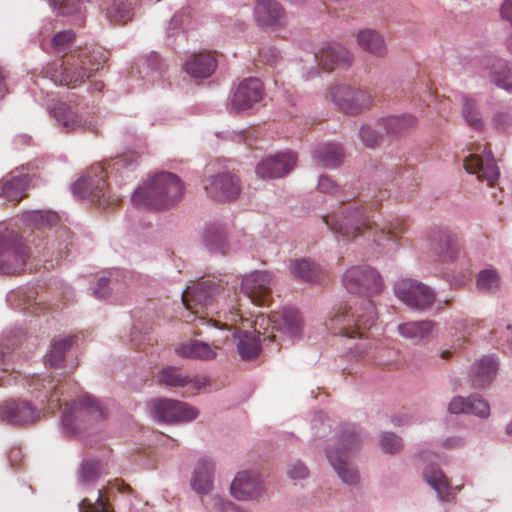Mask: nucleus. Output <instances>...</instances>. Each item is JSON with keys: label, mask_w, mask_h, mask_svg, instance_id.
I'll list each match as a JSON object with an SVG mask.
<instances>
[{"label": "nucleus", "mask_w": 512, "mask_h": 512, "mask_svg": "<svg viewBox=\"0 0 512 512\" xmlns=\"http://www.w3.org/2000/svg\"><path fill=\"white\" fill-rule=\"evenodd\" d=\"M355 38L360 48L376 57H383L387 53L382 36L375 30L363 29Z\"/></svg>", "instance_id": "2f4dec72"}, {"label": "nucleus", "mask_w": 512, "mask_h": 512, "mask_svg": "<svg viewBox=\"0 0 512 512\" xmlns=\"http://www.w3.org/2000/svg\"><path fill=\"white\" fill-rule=\"evenodd\" d=\"M5 91V86H4V74H3V71L0 69V95H2V93Z\"/></svg>", "instance_id": "e2e57ef3"}, {"label": "nucleus", "mask_w": 512, "mask_h": 512, "mask_svg": "<svg viewBox=\"0 0 512 512\" xmlns=\"http://www.w3.org/2000/svg\"><path fill=\"white\" fill-rule=\"evenodd\" d=\"M102 465L99 461L88 460L85 461L81 468L79 479L83 485H90L96 481L102 473Z\"/></svg>", "instance_id": "de8ad7c7"}, {"label": "nucleus", "mask_w": 512, "mask_h": 512, "mask_svg": "<svg viewBox=\"0 0 512 512\" xmlns=\"http://www.w3.org/2000/svg\"><path fill=\"white\" fill-rule=\"evenodd\" d=\"M360 438L353 429L341 434L336 444L326 450V456L343 482L353 485L359 479L356 469L350 465L349 458L359 448Z\"/></svg>", "instance_id": "0eeeda50"}, {"label": "nucleus", "mask_w": 512, "mask_h": 512, "mask_svg": "<svg viewBox=\"0 0 512 512\" xmlns=\"http://www.w3.org/2000/svg\"><path fill=\"white\" fill-rule=\"evenodd\" d=\"M360 138L362 139L365 146L369 148L376 147L381 140V136L379 135V133L370 126L361 127Z\"/></svg>", "instance_id": "8fccbe9b"}, {"label": "nucleus", "mask_w": 512, "mask_h": 512, "mask_svg": "<svg viewBox=\"0 0 512 512\" xmlns=\"http://www.w3.org/2000/svg\"><path fill=\"white\" fill-rule=\"evenodd\" d=\"M330 98L341 112L361 113L373 104V95L366 88L351 86H333Z\"/></svg>", "instance_id": "1a4fd4ad"}, {"label": "nucleus", "mask_w": 512, "mask_h": 512, "mask_svg": "<svg viewBox=\"0 0 512 512\" xmlns=\"http://www.w3.org/2000/svg\"><path fill=\"white\" fill-rule=\"evenodd\" d=\"M318 164L324 167H337L342 163V148L333 143H327L319 146L316 151Z\"/></svg>", "instance_id": "ea45409f"}, {"label": "nucleus", "mask_w": 512, "mask_h": 512, "mask_svg": "<svg viewBox=\"0 0 512 512\" xmlns=\"http://www.w3.org/2000/svg\"><path fill=\"white\" fill-rule=\"evenodd\" d=\"M182 303L191 313H205L199 316L202 324L215 328L212 347L216 350L224 346L234 332H239L237 323H249V320L239 312L236 294L225 296L219 285L211 280H204L188 286L182 293Z\"/></svg>", "instance_id": "f257e3e1"}, {"label": "nucleus", "mask_w": 512, "mask_h": 512, "mask_svg": "<svg viewBox=\"0 0 512 512\" xmlns=\"http://www.w3.org/2000/svg\"><path fill=\"white\" fill-rule=\"evenodd\" d=\"M54 114L57 121L66 128V131H73L84 125L79 119L77 112L67 103H59L54 108Z\"/></svg>", "instance_id": "79ce46f5"}, {"label": "nucleus", "mask_w": 512, "mask_h": 512, "mask_svg": "<svg viewBox=\"0 0 512 512\" xmlns=\"http://www.w3.org/2000/svg\"><path fill=\"white\" fill-rule=\"evenodd\" d=\"M506 432L508 435L512 436V420L510 421V423L507 425L506 427Z\"/></svg>", "instance_id": "338daca9"}, {"label": "nucleus", "mask_w": 512, "mask_h": 512, "mask_svg": "<svg viewBox=\"0 0 512 512\" xmlns=\"http://www.w3.org/2000/svg\"><path fill=\"white\" fill-rule=\"evenodd\" d=\"M507 47L512 52V35L507 39Z\"/></svg>", "instance_id": "774afa93"}, {"label": "nucleus", "mask_w": 512, "mask_h": 512, "mask_svg": "<svg viewBox=\"0 0 512 512\" xmlns=\"http://www.w3.org/2000/svg\"><path fill=\"white\" fill-rule=\"evenodd\" d=\"M263 98V86L259 79L248 78L239 83L230 100V108L235 112L250 109Z\"/></svg>", "instance_id": "6ab92c4d"}, {"label": "nucleus", "mask_w": 512, "mask_h": 512, "mask_svg": "<svg viewBox=\"0 0 512 512\" xmlns=\"http://www.w3.org/2000/svg\"><path fill=\"white\" fill-rule=\"evenodd\" d=\"M60 233H62V235H63L66 239H69V238L71 237V234H70V231H69V230L62 229V230H60Z\"/></svg>", "instance_id": "0e129e2a"}, {"label": "nucleus", "mask_w": 512, "mask_h": 512, "mask_svg": "<svg viewBox=\"0 0 512 512\" xmlns=\"http://www.w3.org/2000/svg\"><path fill=\"white\" fill-rule=\"evenodd\" d=\"M500 11L502 18L512 26V0H505Z\"/></svg>", "instance_id": "4d7b16f0"}, {"label": "nucleus", "mask_w": 512, "mask_h": 512, "mask_svg": "<svg viewBox=\"0 0 512 512\" xmlns=\"http://www.w3.org/2000/svg\"><path fill=\"white\" fill-rule=\"evenodd\" d=\"M288 473L293 479H304L308 475V470L303 463L296 462L291 466Z\"/></svg>", "instance_id": "5fc2aeb1"}, {"label": "nucleus", "mask_w": 512, "mask_h": 512, "mask_svg": "<svg viewBox=\"0 0 512 512\" xmlns=\"http://www.w3.org/2000/svg\"><path fill=\"white\" fill-rule=\"evenodd\" d=\"M484 68L489 71L491 81L498 87L512 91V65L505 60L488 59Z\"/></svg>", "instance_id": "c756f323"}, {"label": "nucleus", "mask_w": 512, "mask_h": 512, "mask_svg": "<svg viewBox=\"0 0 512 512\" xmlns=\"http://www.w3.org/2000/svg\"><path fill=\"white\" fill-rule=\"evenodd\" d=\"M271 329L289 337L299 336L303 330V320L294 308H282L269 315Z\"/></svg>", "instance_id": "aec40b11"}, {"label": "nucleus", "mask_w": 512, "mask_h": 512, "mask_svg": "<svg viewBox=\"0 0 512 512\" xmlns=\"http://www.w3.org/2000/svg\"><path fill=\"white\" fill-rule=\"evenodd\" d=\"M497 371L496 361L486 356L479 362L475 363L472 373V382L474 387H487L491 384Z\"/></svg>", "instance_id": "f704fd0d"}, {"label": "nucleus", "mask_w": 512, "mask_h": 512, "mask_svg": "<svg viewBox=\"0 0 512 512\" xmlns=\"http://www.w3.org/2000/svg\"><path fill=\"white\" fill-rule=\"evenodd\" d=\"M158 381L169 387H192L199 390L208 383L206 377L183 374L179 368L167 367L158 374Z\"/></svg>", "instance_id": "a878e982"}, {"label": "nucleus", "mask_w": 512, "mask_h": 512, "mask_svg": "<svg viewBox=\"0 0 512 512\" xmlns=\"http://www.w3.org/2000/svg\"><path fill=\"white\" fill-rule=\"evenodd\" d=\"M230 493L239 501H250L263 493L261 482L249 472L239 473L230 484Z\"/></svg>", "instance_id": "4be33fe9"}, {"label": "nucleus", "mask_w": 512, "mask_h": 512, "mask_svg": "<svg viewBox=\"0 0 512 512\" xmlns=\"http://www.w3.org/2000/svg\"><path fill=\"white\" fill-rule=\"evenodd\" d=\"M115 165H122V166H126V159L125 157H121L120 159H118V161H116Z\"/></svg>", "instance_id": "69168bd1"}, {"label": "nucleus", "mask_w": 512, "mask_h": 512, "mask_svg": "<svg viewBox=\"0 0 512 512\" xmlns=\"http://www.w3.org/2000/svg\"><path fill=\"white\" fill-rule=\"evenodd\" d=\"M324 221L332 232L346 240L355 239L365 232L372 233L377 245L386 241L398 243L409 229L407 218L402 216L394 217L380 228L368 215L367 209L355 203L342 206L338 214L326 216Z\"/></svg>", "instance_id": "f03ea898"}, {"label": "nucleus", "mask_w": 512, "mask_h": 512, "mask_svg": "<svg viewBox=\"0 0 512 512\" xmlns=\"http://www.w3.org/2000/svg\"><path fill=\"white\" fill-rule=\"evenodd\" d=\"M216 68V60L209 52L192 55L184 63L185 72L193 78H208Z\"/></svg>", "instance_id": "c85d7f7f"}, {"label": "nucleus", "mask_w": 512, "mask_h": 512, "mask_svg": "<svg viewBox=\"0 0 512 512\" xmlns=\"http://www.w3.org/2000/svg\"><path fill=\"white\" fill-rule=\"evenodd\" d=\"M39 414L26 400H7L0 403V421L14 426L31 424Z\"/></svg>", "instance_id": "2eb2a0df"}, {"label": "nucleus", "mask_w": 512, "mask_h": 512, "mask_svg": "<svg viewBox=\"0 0 512 512\" xmlns=\"http://www.w3.org/2000/svg\"><path fill=\"white\" fill-rule=\"evenodd\" d=\"M183 194L180 178L169 172H160L135 190L132 205L141 208L167 209L179 202Z\"/></svg>", "instance_id": "20e7f679"}, {"label": "nucleus", "mask_w": 512, "mask_h": 512, "mask_svg": "<svg viewBox=\"0 0 512 512\" xmlns=\"http://www.w3.org/2000/svg\"><path fill=\"white\" fill-rule=\"evenodd\" d=\"M342 283L349 293L364 296L377 295L383 288L379 273L368 266L350 268L342 277Z\"/></svg>", "instance_id": "6e6552de"}, {"label": "nucleus", "mask_w": 512, "mask_h": 512, "mask_svg": "<svg viewBox=\"0 0 512 512\" xmlns=\"http://www.w3.org/2000/svg\"><path fill=\"white\" fill-rule=\"evenodd\" d=\"M417 119L410 114L401 116H389L382 118L378 126L390 135L398 136L407 132L412 127H416Z\"/></svg>", "instance_id": "c9c22d12"}, {"label": "nucleus", "mask_w": 512, "mask_h": 512, "mask_svg": "<svg viewBox=\"0 0 512 512\" xmlns=\"http://www.w3.org/2000/svg\"><path fill=\"white\" fill-rule=\"evenodd\" d=\"M351 308H338V311L328 320L326 326L335 335H344L350 338L367 336V332L376 322V308L372 301L365 300L364 312L354 314Z\"/></svg>", "instance_id": "423d86ee"}, {"label": "nucleus", "mask_w": 512, "mask_h": 512, "mask_svg": "<svg viewBox=\"0 0 512 512\" xmlns=\"http://www.w3.org/2000/svg\"><path fill=\"white\" fill-rule=\"evenodd\" d=\"M106 177L105 167L101 164H94L82 178L74 183L73 191L100 208L117 206L120 204L121 198L107 191Z\"/></svg>", "instance_id": "39448f33"}, {"label": "nucleus", "mask_w": 512, "mask_h": 512, "mask_svg": "<svg viewBox=\"0 0 512 512\" xmlns=\"http://www.w3.org/2000/svg\"><path fill=\"white\" fill-rule=\"evenodd\" d=\"M462 445V440L460 438H447L444 441V446L447 448H458Z\"/></svg>", "instance_id": "052dcab7"}, {"label": "nucleus", "mask_w": 512, "mask_h": 512, "mask_svg": "<svg viewBox=\"0 0 512 512\" xmlns=\"http://www.w3.org/2000/svg\"><path fill=\"white\" fill-rule=\"evenodd\" d=\"M469 398L454 397L448 406L449 413H466L467 415H476L481 418H486L490 415V406L487 401L477 402L480 406L479 411L467 409Z\"/></svg>", "instance_id": "37998d69"}, {"label": "nucleus", "mask_w": 512, "mask_h": 512, "mask_svg": "<svg viewBox=\"0 0 512 512\" xmlns=\"http://www.w3.org/2000/svg\"><path fill=\"white\" fill-rule=\"evenodd\" d=\"M478 289L481 291L492 292L499 288V274L493 268L481 270L477 279Z\"/></svg>", "instance_id": "09e8293b"}, {"label": "nucleus", "mask_w": 512, "mask_h": 512, "mask_svg": "<svg viewBox=\"0 0 512 512\" xmlns=\"http://www.w3.org/2000/svg\"><path fill=\"white\" fill-rule=\"evenodd\" d=\"M30 178L27 174L10 175L0 181V196L13 204L25 197Z\"/></svg>", "instance_id": "cd10ccee"}, {"label": "nucleus", "mask_w": 512, "mask_h": 512, "mask_svg": "<svg viewBox=\"0 0 512 512\" xmlns=\"http://www.w3.org/2000/svg\"><path fill=\"white\" fill-rule=\"evenodd\" d=\"M482 156L477 153L468 155L464 160V169L470 174H476L479 180H485L489 186H493L499 179V168L492 157L489 145H484Z\"/></svg>", "instance_id": "ddd939ff"}, {"label": "nucleus", "mask_w": 512, "mask_h": 512, "mask_svg": "<svg viewBox=\"0 0 512 512\" xmlns=\"http://www.w3.org/2000/svg\"><path fill=\"white\" fill-rule=\"evenodd\" d=\"M77 10H78V7L75 5H73L72 7H69L68 0H64V1L60 2V6H59L60 14L68 15Z\"/></svg>", "instance_id": "bf43d9fd"}, {"label": "nucleus", "mask_w": 512, "mask_h": 512, "mask_svg": "<svg viewBox=\"0 0 512 512\" xmlns=\"http://www.w3.org/2000/svg\"><path fill=\"white\" fill-rule=\"evenodd\" d=\"M213 472L214 466L210 460L206 458L198 460L191 479V484L195 492L199 494L210 493L213 485Z\"/></svg>", "instance_id": "7c9ffc66"}, {"label": "nucleus", "mask_w": 512, "mask_h": 512, "mask_svg": "<svg viewBox=\"0 0 512 512\" xmlns=\"http://www.w3.org/2000/svg\"><path fill=\"white\" fill-rule=\"evenodd\" d=\"M177 352L181 357L209 361L216 357V350L208 343L191 340L180 345Z\"/></svg>", "instance_id": "72a5a7b5"}, {"label": "nucleus", "mask_w": 512, "mask_h": 512, "mask_svg": "<svg viewBox=\"0 0 512 512\" xmlns=\"http://www.w3.org/2000/svg\"><path fill=\"white\" fill-rule=\"evenodd\" d=\"M430 242L442 261L455 259L460 251L457 235L448 230H433L430 234Z\"/></svg>", "instance_id": "5701e85b"}, {"label": "nucleus", "mask_w": 512, "mask_h": 512, "mask_svg": "<svg viewBox=\"0 0 512 512\" xmlns=\"http://www.w3.org/2000/svg\"><path fill=\"white\" fill-rule=\"evenodd\" d=\"M424 479L436 491L440 500H445L450 489L448 478L436 466H428L423 472Z\"/></svg>", "instance_id": "4c0bfd02"}, {"label": "nucleus", "mask_w": 512, "mask_h": 512, "mask_svg": "<svg viewBox=\"0 0 512 512\" xmlns=\"http://www.w3.org/2000/svg\"><path fill=\"white\" fill-rule=\"evenodd\" d=\"M401 446V440L392 433H386L381 438V447L387 453H395Z\"/></svg>", "instance_id": "603ef678"}, {"label": "nucleus", "mask_w": 512, "mask_h": 512, "mask_svg": "<svg viewBox=\"0 0 512 512\" xmlns=\"http://www.w3.org/2000/svg\"><path fill=\"white\" fill-rule=\"evenodd\" d=\"M204 188L216 202L235 200L240 192L238 178L229 173H220L206 179Z\"/></svg>", "instance_id": "f3484780"}, {"label": "nucleus", "mask_w": 512, "mask_h": 512, "mask_svg": "<svg viewBox=\"0 0 512 512\" xmlns=\"http://www.w3.org/2000/svg\"><path fill=\"white\" fill-rule=\"evenodd\" d=\"M296 160L293 152H282L258 163L255 172L261 179L281 178L293 169Z\"/></svg>", "instance_id": "a211bd4d"}, {"label": "nucleus", "mask_w": 512, "mask_h": 512, "mask_svg": "<svg viewBox=\"0 0 512 512\" xmlns=\"http://www.w3.org/2000/svg\"><path fill=\"white\" fill-rule=\"evenodd\" d=\"M272 276L267 271H254L243 278L241 290L252 303L258 306L267 305L270 299Z\"/></svg>", "instance_id": "4468645a"}, {"label": "nucleus", "mask_w": 512, "mask_h": 512, "mask_svg": "<svg viewBox=\"0 0 512 512\" xmlns=\"http://www.w3.org/2000/svg\"><path fill=\"white\" fill-rule=\"evenodd\" d=\"M75 336L57 337L54 339L51 349L45 357V363L50 366H58L64 361L65 351L74 342Z\"/></svg>", "instance_id": "a19ab883"}, {"label": "nucleus", "mask_w": 512, "mask_h": 512, "mask_svg": "<svg viewBox=\"0 0 512 512\" xmlns=\"http://www.w3.org/2000/svg\"><path fill=\"white\" fill-rule=\"evenodd\" d=\"M254 15L258 24L274 30L283 27L286 22L283 8L274 0L257 1Z\"/></svg>", "instance_id": "412c9836"}, {"label": "nucleus", "mask_w": 512, "mask_h": 512, "mask_svg": "<svg viewBox=\"0 0 512 512\" xmlns=\"http://www.w3.org/2000/svg\"><path fill=\"white\" fill-rule=\"evenodd\" d=\"M395 294L407 306L425 309L432 305L435 296L433 291L421 282L402 279L395 284Z\"/></svg>", "instance_id": "9b49d317"}, {"label": "nucleus", "mask_w": 512, "mask_h": 512, "mask_svg": "<svg viewBox=\"0 0 512 512\" xmlns=\"http://www.w3.org/2000/svg\"><path fill=\"white\" fill-rule=\"evenodd\" d=\"M36 216L46 225L52 226L57 223L58 216L53 212H38Z\"/></svg>", "instance_id": "13d9d810"}, {"label": "nucleus", "mask_w": 512, "mask_h": 512, "mask_svg": "<svg viewBox=\"0 0 512 512\" xmlns=\"http://www.w3.org/2000/svg\"><path fill=\"white\" fill-rule=\"evenodd\" d=\"M233 338L238 339L237 349L243 359L254 358L261 350L258 338L254 334L248 332L241 333L239 330V332H234Z\"/></svg>", "instance_id": "58836bf2"}, {"label": "nucleus", "mask_w": 512, "mask_h": 512, "mask_svg": "<svg viewBox=\"0 0 512 512\" xmlns=\"http://www.w3.org/2000/svg\"><path fill=\"white\" fill-rule=\"evenodd\" d=\"M153 408L155 417L164 423L192 421L198 415L196 408L179 400H154Z\"/></svg>", "instance_id": "f8f14e48"}, {"label": "nucleus", "mask_w": 512, "mask_h": 512, "mask_svg": "<svg viewBox=\"0 0 512 512\" xmlns=\"http://www.w3.org/2000/svg\"><path fill=\"white\" fill-rule=\"evenodd\" d=\"M28 250L24 243L0 236V270L6 274L24 271Z\"/></svg>", "instance_id": "9d476101"}, {"label": "nucleus", "mask_w": 512, "mask_h": 512, "mask_svg": "<svg viewBox=\"0 0 512 512\" xmlns=\"http://www.w3.org/2000/svg\"><path fill=\"white\" fill-rule=\"evenodd\" d=\"M73 40L74 33L71 30H67L54 35L52 43L54 48L60 52L68 48Z\"/></svg>", "instance_id": "3c124183"}, {"label": "nucleus", "mask_w": 512, "mask_h": 512, "mask_svg": "<svg viewBox=\"0 0 512 512\" xmlns=\"http://www.w3.org/2000/svg\"><path fill=\"white\" fill-rule=\"evenodd\" d=\"M106 59V53L101 48L85 46L66 54L61 63L46 66L44 74L55 84L76 87L97 72Z\"/></svg>", "instance_id": "7ed1b4c3"}, {"label": "nucleus", "mask_w": 512, "mask_h": 512, "mask_svg": "<svg viewBox=\"0 0 512 512\" xmlns=\"http://www.w3.org/2000/svg\"><path fill=\"white\" fill-rule=\"evenodd\" d=\"M59 381H55L50 375L45 377L31 376L29 379V391L31 393L41 392L43 390L44 397L48 398V409L51 413H55L63 405V401L59 396L63 392L58 391Z\"/></svg>", "instance_id": "393cba45"}, {"label": "nucleus", "mask_w": 512, "mask_h": 512, "mask_svg": "<svg viewBox=\"0 0 512 512\" xmlns=\"http://www.w3.org/2000/svg\"><path fill=\"white\" fill-rule=\"evenodd\" d=\"M316 59L326 71H332L336 66H349L352 55L349 50L339 44H327L316 54Z\"/></svg>", "instance_id": "bb28decb"}, {"label": "nucleus", "mask_w": 512, "mask_h": 512, "mask_svg": "<svg viewBox=\"0 0 512 512\" xmlns=\"http://www.w3.org/2000/svg\"><path fill=\"white\" fill-rule=\"evenodd\" d=\"M318 189L325 193H334L337 191V185L333 179L321 176L319 178Z\"/></svg>", "instance_id": "864d4df0"}, {"label": "nucleus", "mask_w": 512, "mask_h": 512, "mask_svg": "<svg viewBox=\"0 0 512 512\" xmlns=\"http://www.w3.org/2000/svg\"><path fill=\"white\" fill-rule=\"evenodd\" d=\"M397 331L401 336L420 343L433 335L434 323L431 321L405 322L398 325Z\"/></svg>", "instance_id": "473e14b6"}, {"label": "nucleus", "mask_w": 512, "mask_h": 512, "mask_svg": "<svg viewBox=\"0 0 512 512\" xmlns=\"http://www.w3.org/2000/svg\"><path fill=\"white\" fill-rule=\"evenodd\" d=\"M112 490H116L123 494L133 495V488L126 484L123 479L115 478L108 482L107 487L102 488L98 492L96 502L92 504L87 499H83L80 507L81 509H87L85 512H112L110 504L108 502V495Z\"/></svg>", "instance_id": "b1692460"}, {"label": "nucleus", "mask_w": 512, "mask_h": 512, "mask_svg": "<svg viewBox=\"0 0 512 512\" xmlns=\"http://www.w3.org/2000/svg\"><path fill=\"white\" fill-rule=\"evenodd\" d=\"M133 12L123 0H113L107 10V17L113 23L124 24L131 19Z\"/></svg>", "instance_id": "a18cd8bd"}, {"label": "nucleus", "mask_w": 512, "mask_h": 512, "mask_svg": "<svg viewBox=\"0 0 512 512\" xmlns=\"http://www.w3.org/2000/svg\"><path fill=\"white\" fill-rule=\"evenodd\" d=\"M64 404L65 408L60 420H62L63 426L70 431L77 428L74 419L79 415L87 413L94 420H99L105 416V412L97 400L86 394L80 397L78 405H70L67 399L64 400Z\"/></svg>", "instance_id": "dca6fc26"}, {"label": "nucleus", "mask_w": 512, "mask_h": 512, "mask_svg": "<svg viewBox=\"0 0 512 512\" xmlns=\"http://www.w3.org/2000/svg\"><path fill=\"white\" fill-rule=\"evenodd\" d=\"M479 401H485V400L477 398L475 396L470 397V401H468L467 409L479 411L480 406L477 403Z\"/></svg>", "instance_id": "680f3d73"}, {"label": "nucleus", "mask_w": 512, "mask_h": 512, "mask_svg": "<svg viewBox=\"0 0 512 512\" xmlns=\"http://www.w3.org/2000/svg\"><path fill=\"white\" fill-rule=\"evenodd\" d=\"M463 118L467 125L475 129L483 127L481 113L478 111L477 103L474 98H463L462 107Z\"/></svg>", "instance_id": "c03bdc74"}, {"label": "nucleus", "mask_w": 512, "mask_h": 512, "mask_svg": "<svg viewBox=\"0 0 512 512\" xmlns=\"http://www.w3.org/2000/svg\"><path fill=\"white\" fill-rule=\"evenodd\" d=\"M206 244L222 254L226 253V235L224 230L219 226H212L206 230Z\"/></svg>", "instance_id": "49530a36"}, {"label": "nucleus", "mask_w": 512, "mask_h": 512, "mask_svg": "<svg viewBox=\"0 0 512 512\" xmlns=\"http://www.w3.org/2000/svg\"><path fill=\"white\" fill-rule=\"evenodd\" d=\"M289 269L299 281L316 282L320 277V267L308 258L294 259L290 261Z\"/></svg>", "instance_id": "e433bc0d"}, {"label": "nucleus", "mask_w": 512, "mask_h": 512, "mask_svg": "<svg viewBox=\"0 0 512 512\" xmlns=\"http://www.w3.org/2000/svg\"><path fill=\"white\" fill-rule=\"evenodd\" d=\"M108 283H109V279L105 278V277H101L98 280L97 286L94 290V294L96 297L105 298L108 296V289H107Z\"/></svg>", "instance_id": "6e6d98bb"}]
</instances>
